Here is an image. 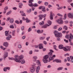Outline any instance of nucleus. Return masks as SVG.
I'll return each instance as SVG.
<instances>
[{"label": "nucleus", "instance_id": "1", "mask_svg": "<svg viewBox=\"0 0 73 73\" xmlns=\"http://www.w3.org/2000/svg\"><path fill=\"white\" fill-rule=\"evenodd\" d=\"M23 55H21L20 56H18L17 55H16L15 56V57L17 58L15 59V61L17 62H21V64H24L25 63V61L24 60H22L23 58Z\"/></svg>", "mask_w": 73, "mask_h": 73}, {"label": "nucleus", "instance_id": "62", "mask_svg": "<svg viewBox=\"0 0 73 73\" xmlns=\"http://www.w3.org/2000/svg\"><path fill=\"white\" fill-rule=\"evenodd\" d=\"M4 1H5V0H1L0 2L2 3H4Z\"/></svg>", "mask_w": 73, "mask_h": 73}, {"label": "nucleus", "instance_id": "33", "mask_svg": "<svg viewBox=\"0 0 73 73\" xmlns=\"http://www.w3.org/2000/svg\"><path fill=\"white\" fill-rule=\"evenodd\" d=\"M37 63L38 64V65H39V66H41V65L40 64L41 63L40 62V61L38 60H37Z\"/></svg>", "mask_w": 73, "mask_h": 73}, {"label": "nucleus", "instance_id": "48", "mask_svg": "<svg viewBox=\"0 0 73 73\" xmlns=\"http://www.w3.org/2000/svg\"><path fill=\"white\" fill-rule=\"evenodd\" d=\"M32 53H33V52L32 51V50H31L29 51V54H32Z\"/></svg>", "mask_w": 73, "mask_h": 73}, {"label": "nucleus", "instance_id": "57", "mask_svg": "<svg viewBox=\"0 0 73 73\" xmlns=\"http://www.w3.org/2000/svg\"><path fill=\"white\" fill-rule=\"evenodd\" d=\"M64 41H65L66 42H67V43H68V40H66V39H64Z\"/></svg>", "mask_w": 73, "mask_h": 73}, {"label": "nucleus", "instance_id": "23", "mask_svg": "<svg viewBox=\"0 0 73 73\" xmlns=\"http://www.w3.org/2000/svg\"><path fill=\"white\" fill-rule=\"evenodd\" d=\"M48 58H49V56H48V55H46L44 56L43 59H47Z\"/></svg>", "mask_w": 73, "mask_h": 73}, {"label": "nucleus", "instance_id": "16", "mask_svg": "<svg viewBox=\"0 0 73 73\" xmlns=\"http://www.w3.org/2000/svg\"><path fill=\"white\" fill-rule=\"evenodd\" d=\"M42 61L45 64H46V63H47L48 62V59H42Z\"/></svg>", "mask_w": 73, "mask_h": 73}, {"label": "nucleus", "instance_id": "45", "mask_svg": "<svg viewBox=\"0 0 73 73\" xmlns=\"http://www.w3.org/2000/svg\"><path fill=\"white\" fill-rule=\"evenodd\" d=\"M32 68H33L35 69L36 68V64H35V65H33Z\"/></svg>", "mask_w": 73, "mask_h": 73}, {"label": "nucleus", "instance_id": "14", "mask_svg": "<svg viewBox=\"0 0 73 73\" xmlns=\"http://www.w3.org/2000/svg\"><path fill=\"white\" fill-rule=\"evenodd\" d=\"M49 25H48L47 24H46L42 27V28H46L47 27H49Z\"/></svg>", "mask_w": 73, "mask_h": 73}, {"label": "nucleus", "instance_id": "29", "mask_svg": "<svg viewBox=\"0 0 73 73\" xmlns=\"http://www.w3.org/2000/svg\"><path fill=\"white\" fill-rule=\"evenodd\" d=\"M40 25H44V22L43 21H42V23H39Z\"/></svg>", "mask_w": 73, "mask_h": 73}, {"label": "nucleus", "instance_id": "60", "mask_svg": "<svg viewBox=\"0 0 73 73\" xmlns=\"http://www.w3.org/2000/svg\"><path fill=\"white\" fill-rule=\"evenodd\" d=\"M64 23L65 24H68V21H64Z\"/></svg>", "mask_w": 73, "mask_h": 73}, {"label": "nucleus", "instance_id": "36", "mask_svg": "<svg viewBox=\"0 0 73 73\" xmlns=\"http://www.w3.org/2000/svg\"><path fill=\"white\" fill-rule=\"evenodd\" d=\"M11 12H12L11 11H10L9 12H8L6 14L7 15H9V14H11Z\"/></svg>", "mask_w": 73, "mask_h": 73}, {"label": "nucleus", "instance_id": "6", "mask_svg": "<svg viewBox=\"0 0 73 73\" xmlns=\"http://www.w3.org/2000/svg\"><path fill=\"white\" fill-rule=\"evenodd\" d=\"M39 16L40 20H42V17L44 18L45 17H46V14H45L44 15H39Z\"/></svg>", "mask_w": 73, "mask_h": 73}, {"label": "nucleus", "instance_id": "31", "mask_svg": "<svg viewBox=\"0 0 73 73\" xmlns=\"http://www.w3.org/2000/svg\"><path fill=\"white\" fill-rule=\"evenodd\" d=\"M10 23H13V19H11L10 20Z\"/></svg>", "mask_w": 73, "mask_h": 73}, {"label": "nucleus", "instance_id": "61", "mask_svg": "<svg viewBox=\"0 0 73 73\" xmlns=\"http://www.w3.org/2000/svg\"><path fill=\"white\" fill-rule=\"evenodd\" d=\"M43 43L44 44H45V45H46V44H47V42H46L45 41H44L43 42Z\"/></svg>", "mask_w": 73, "mask_h": 73}, {"label": "nucleus", "instance_id": "10", "mask_svg": "<svg viewBox=\"0 0 73 73\" xmlns=\"http://www.w3.org/2000/svg\"><path fill=\"white\" fill-rule=\"evenodd\" d=\"M58 47L59 49H62L64 50V46L62 44H60L58 46Z\"/></svg>", "mask_w": 73, "mask_h": 73}, {"label": "nucleus", "instance_id": "17", "mask_svg": "<svg viewBox=\"0 0 73 73\" xmlns=\"http://www.w3.org/2000/svg\"><path fill=\"white\" fill-rule=\"evenodd\" d=\"M38 46L39 48V49H42V48H44L43 46H42V44H39Z\"/></svg>", "mask_w": 73, "mask_h": 73}, {"label": "nucleus", "instance_id": "59", "mask_svg": "<svg viewBox=\"0 0 73 73\" xmlns=\"http://www.w3.org/2000/svg\"><path fill=\"white\" fill-rule=\"evenodd\" d=\"M57 15H58V16H62V15L59 13L57 14Z\"/></svg>", "mask_w": 73, "mask_h": 73}, {"label": "nucleus", "instance_id": "22", "mask_svg": "<svg viewBox=\"0 0 73 73\" xmlns=\"http://www.w3.org/2000/svg\"><path fill=\"white\" fill-rule=\"evenodd\" d=\"M16 31L13 30L12 32V35L13 36H15V32Z\"/></svg>", "mask_w": 73, "mask_h": 73}, {"label": "nucleus", "instance_id": "64", "mask_svg": "<svg viewBox=\"0 0 73 73\" xmlns=\"http://www.w3.org/2000/svg\"><path fill=\"white\" fill-rule=\"evenodd\" d=\"M21 73H28L27 71H24V72H22Z\"/></svg>", "mask_w": 73, "mask_h": 73}, {"label": "nucleus", "instance_id": "20", "mask_svg": "<svg viewBox=\"0 0 73 73\" xmlns=\"http://www.w3.org/2000/svg\"><path fill=\"white\" fill-rule=\"evenodd\" d=\"M37 59V57L36 56H34L33 57V60H33V61L34 62H35V61H36V60Z\"/></svg>", "mask_w": 73, "mask_h": 73}, {"label": "nucleus", "instance_id": "5", "mask_svg": "<svg viewBox=\"0 0 73 73\" xmlns=\"http://www.w3.org/2000/svg\"><path fill=\"white\" fill-rule=\"evenodd\" d=\"M55 15L54 13H53L52 11L50 12V20H53V16H54Z\"/></svg>", "mask_w": 73, "mask_h": 73}, {"label": "nucleus", "instance_id": "11", "mask_svg": "<svg viewBox=\"0 0 73 73\" xmlns=\"http://www.w3.org/2000/svg\"><path fill=\"white\" fill-rule=\"evenodd\" d=\"M55 62L57 63L59 62L60 63L61 62V60H60L57 59L54 60L53 61V62Z\"/></svg>", "mask_w": 73, "mask_h": 73}, {"label": "nucleus", "instance_id": "2", "mask_svg": "<svg viewBox=\"0 0 73 73\" xmlns=\"http://www.w3.org/2000/svg\"><path fill=\"white\" fill-rule=\"evenodd\" d=\"M54 33L55 35V36L56 37H57V41H60V38L59 37H62V34L61 33H58V31H55L54 32Z\"/></svg>", "mask_w": 73, "mask_h": 73}, {"label": "nucleus", "instance_id": "53", "mask_svg": "<svg viewBox=\"0 0 73 73\" xmlns=\"http://www.w3.org/2000/svg\"><path fill=\"white\" fill-rule=\"evenodd\" d=\"M21 44H19L18 45V48H21Z\"/></svg>", "mask_w": 73, "mask_h": 73}, {"label": "nucleus", "instance_id": "40", "mask_svg": "<svg viewBox=\"0 0 73 73\" xmlns=\"http://www.w3.org/2000/svg\"><path fill=\"white\" fill-rule=\"evenodd\" d=\"M31 9H30L29 10H27V12L29 13H31Z\"/></svg>", "mask_w": 73, "mask_h": 73}, {"label": "nucleus", "instance_id": "7", "mask_svg": "<svg viewBox=\"0 0 73 73\" xmlns=\"http://www.w3.org/2000/svg\"><path fill=\"white\" fill-rule=\"evenodd\" d=\"M33 0H29V4L28 5L30 6V7H32L33 5V3L32 2H33Z\"/></svg>", "mask_w": 73, "mask_h": 73}, {"label": "nucleus", "instance_id": "52", "mask_svg": "<svg viewBox=\"0 0 73 73\" xmlns=\"http://www.w3.org/2000/svg\"><path fill=\"white\" fill-rule=\"evenodd\" d=\"M72 1V0H67V2L68 3H71Z\"/></svg>", "mask_w": 73, "mask_h": 73}, {"label": "nucleus", "instance_id": "15", "mask_svg": "<svg viewBox=\"0 0 73 73\" xmlns=\"http://www.w3.org/2000/svg\"><path fill=\"white\" fill-rule=\"evenodd\" d=\"M40 69V66H38L36 68V73H38L39 72V70Z\"/></svg>", "mask_w": 73, "mask_h": 73}, {"label": "nucleus", "instance_id": "24", "mask_svg": "<svg viewBox=\"0 0 73 73\" xmlns=\"http://www.w3.org/2000/svg\"><path fill=\"white\" fill-rule=\"evenodd\" d=\"M70 39H71V40H73V35L71 33H70Z\"/></svg>", "mask_w": 73, "mask_h": 73}, {"label": "nucleus", "instance_id": "4", "mask_svg": "<svg viewBox=\"0 0 73 73\" xmlns=\"http://www.w3.org/2000/svg\"><path fill=\"white\" fill-rule=\"evenodd\" d=\"M70 48L69 46H66L64 47V51L65 52H68V51H70Z\"/></svg>", "mask_w": 73, "mask_h": 73}, {"label": "nucleus", "instance_id": "32", "mask_svg": "<svg viewBox=\"0 0 73 73\" xmlns=\"http://www.w3.org/2000/svg\"><path fill=\"white\" fill-rule=\"evenodd\" d=\"M54 48L55 49V50H58L57 49V48H57V46L56 45H54Z\"/></svg>", "mask_w": 73, "mask_h": 73}, {"label": "nucleus", "instance_id": "8", "mask_svg": "<svg viewBox=\"0 0 73 73\" xmlns=\"http://www.w3.org/2000/svg\"><path fill=\"white\" fill-rule=\"evenodd\" d=\"M68 16L70 19H73V14L71 13H69L68 14Z\"/></svg>", "mask_w": 73, "mask_h": 73}, {"label": "nucleus", "instance_id": "55", "mask_svg": "<svg viewBox=\"0 0 73 73\" xmlns=\"http://www.w3.org/2000/svg\"><path fill=\"white\" fill-rule=\"evenodd\" d=\"M10 39H11V38H10L9 37H6V39L7 40H10Z\"/></svg>", "mask_w": 73, "mask_h": 73}, {"label": "nucleus", "instance_id": "37", "mask_svg": "<svg viewBox=\"0 0 73 73\" xmlns=\"http://www.w3.org/2000/svg\"><path fill=\"white\" fill-rule=\"evenodd\" d=\"M48 24H49V25H50L52 24V22L50 21H48Z\"/></svg>", "mask_w": 73, "mask_h": 73}, {"label": "nucleus", "instance_id": "46", "mask_svg": "<svg viewBox=\"0 0 73 73\" xmlns=\"http://www.w3.org/2000/svg\"><path fill=\"white\" fill-rule=\"evenodd\" d=\"M24 26H23L21 28V31H24Z\"/></svg>", "mask_w": 73, "mask_h": 73}, {"label": "nucleus", "instance_id": "12", "mask_svg": "<svg viewBox=\"0 0 73 73\" xmlns=\"http://www.w3.org/2000/svg\"><path fill=\"white\" fill-rule=\"evenodd\" d=\"M20 13H21V15L22 16H26V14L23 12V11H21L20 12Z\"/></svg>", "mask_w": 73, "mask_h": 73}, {"label": "nucleus", "instance_id": "56", "mask_svg": "<svg viewBox=\"0 0 73 73\" xmlns=\"http://www.w3.org/2000/svg\"><path fill=\"white\" fill-rule=\"evenodd\" d=\"M69 56V54L68 53H66L64 54L65 56Z\"/></svg>", "mask_w": 73, "mask_h": 73}, {"label": "nucleus", "instance_id": "28", "mask_svg": "<svg viewBox=\"0 0 73 73\" xmlns=\"http://www.w3.org/2000/svg\"><path fill=\"white\" fill-rule=\"evenodd\" d=\"M42 11L43 12H45L46 11L45 10V7H43L42 9Z\"/></svg>", "mask_w": 73, "mask_h": 73}, {"label": "nucleus", "instance_id": "49", "mask_svg": "<svg viewBox=\"0 0 73 73\" xmlns=\"http://www.w3.org/2000/svg\"><path fill=\"white\" fill-rule=\"evenodd\" d=\"M62 28L61 27H60L58 28V31H60L62 30Z\"/></svg>", "mask_w": 73, "mask_h": 73}, {"label": "nucleus", "instance_id": "13", "mask_svg": "<svg viewBox=\"0 0 73 73\" xmlns=\"http://www.w3.org/2000/svg\"><path fill=\"white\" fill-rule=\"evenodd\" d=\"M30 70L31 73H33L35 71V69L31 67L30 68Z\"/></svg>", "mask_w": 73, "mask_h": 73}, {"label": "nucleus", "instance_id": "30", "mask_svg": "<svg viewBox=\"0 0 73 73\" xmlns=\"http://www.w3.org/2000/svg\"><path fill=\"white\" fill-rule=\"evenodd\" d=\"M26 20L27 23H30V22H31V20H28V18H26Z\"/></svg>", "mask_w": 73, "mask_h": 73}, {"label": "nucleus", "instance_id": "19", "mask_svg": "<svg viewBox=\"0 0 73 73\" xmlns=\"http://www.w3.org/2000/svg\"><path fill=\"white\" fill-rule=\"evenodd\" d=\"M3 45L5 47H7L8 46V43L7 42H4L3 43Z\"/></svg>", "mask_w": 73, "mask_h": 73}, {"label": "nucleus", "instance_id": "47", "mask_svg": "<svg viewBox=\"0 0 73 73\" xmlns=\"http://www.w3.org/2000/svg\"><path fill=\"white\" fill-rule=\"evenodd\" d=\"M64 28L65 29V30H68V27L66 26H64Z\"/></svg>", "mask_w": 73, "mask_h": 73}, {"label": "nucleus", "instance_id": "44", "mask_svg": "<svg viewBox=\"0 0 73 73\" xmlns=\"http://www.w3.org/2000/svg\"><path fill=\"white\" fill-rule=\"evenodd\" d=\"M10 28H14V27L13 26V25H11L10 26Z\"/></svg>", "mask_w": 73, "mask_h": 73}, {"label": "nucleus", "instance_id": "26", "mask_svg": "<svg viewBox=\"0 0 73 73\" xmlns=\"http://www.w3.org/2000/svg\"><path fill=\"white\" fill-rule=\"evenodd\" d=\"M38 6V5L37 4V3H35L34 4H33V5L32 6H34V7H37Z\"/></svg>", "mask_w": 73, "mask_h": 73}, {"label": "nucleus", "instance_id": "41", "mask_svg": "<svg viewBox=\"0 0 73 73\" xmlns=\"http://www.w3.org/2000/svg\"><path fill=\"white\" fill-rule=\"evenodd\" d=\"M69 35H66L65 36V38H69Z\"/></svg>", "mask_w": 73, "mask_h": 73}, {"label": "nucleus", "instance_id": "35", "mask_svg": "<svg viewBox=\"0 0 73 73\" xmlns=\"http://www.w3.org/2000/svg\"><path fill=\"white\" fill-rule=\"evenodd\" d=\"M45 37H40V40H44L45 39Z\"/></svg>", "mask_w": 73, "mask_h": 73}, {"label": "nucleus", "instance_id": "9", "mask_svg": "<svg viewBox=\"0 0 73 73\" xmlns=\"http://www.w3.org/2000/svg\"><path fill=\"white\" fill-rule=\"evenodd\" d=\"M58 23L59 24H62L63 23V21H62V19L60 18L59 19H58Z\"/></svg>", "mask_w": 73, "mask_h": 73}, {"label": "nucleus", "instance_id": "38", "mask_svg": "<svg viewBox=\"0 0 73 73\" xmlns=\"http://www.w3.org/2000/svg\"><path fill=\"white\" fill-rule=\"evenodd\" d=\"M5 36H8V35H9L8 32L7 31H5Z\"/></svg>", "mask_w": 73, "mask_h": 73}, {"label": "nucleus", "instance_id": "42", "mask_svg": "<svg viewBox=\"0 0 73 73\" xmlns=\"http://www.w3.org/2000/svg\"><path fill=\"white\" fill-rule=\"evenodd\" d=\"M3 70L5 72H7V67H5L4 68Z\"/></svg>", "mask_w": 73, "mask_h": 73}, {"label": "nucleus", "instance_id": "54", "mask_svg": "<svg viewBox=\"0 0 73 73\" xmlns=\"http://www.w3.org/2000/svg\"><path fill=\"white\" fill-rule=\"evenodd\" d=\"M44 4L45 5H48V2H45L44 3Z\"/></svg>", "mask_w": 73, "mask_h": 73}, {"label": "nucleus", "instance_id": "27", "mask_svg": "<svg viewBox=\"0 0 73 73\" xmlns=\"http://www.w3.org/2000/svg\"><path fill=\"white\" fill-rule=\"evenodd\" d=\"M70 58L71 59V62H73V57L72 56H70Z\"/></svg>", "mask_w": 73, "mask_h": 73}, {"label": "nucleus", "instance_id": "51", "mask_svg": "<svg viewBox=\"0 0 73 73\" xmlns=\"http://www.w3.org/2000/svg\"><path fill=\"white\" fill-rule=\"evenodd\" d=\"M15 23H17V24H19V21H18V20H17L15 21Z\"/></svg>", "mask_w": 73, "mask_h": 73}, {"label": "nucleus", "instance_id": "58", "mask_svg": "<svg viewBox=\"0 0 73 73\" xmlns=\"http://www.w3.org/2000/svg\"><path fill=\"white\" fill-rule=\"evenodd\" d=\"M50 38V37H48L46 38V39L47 41H49V39Z\"/></svg>", "mask_w": 73, "mask_h": 73}, {"label": "nucleus", "instance_id": "39", "mask_svg": "<svg viewBox=\"0 0 73 73\" xmlns=\"http://www.w3.org/2000/svg\"><path fill=\"white\" fill-rule=\"evenodd\" d=\"M7 36H8V37H9V38H12V36L10 35V34H9L7 35Z\"/></svg>", "mask_w": 73, "mask_h": 73}, {"label": "nucleus", "instance_id": "18", "mask_svg": "<svg viewBox=\"0 0 73 73\" xmlns=\"http://www.w3.org/2000/svg\"><path fill=\"white\" fill-rule=\"evenodd\" d=\"M37 32L38 33H42L43 32V30H41V31L40 30H38L37 31Z\"/></svg>", "mask_w": 73, "mask_h": 73}, {"label": "nucleus", "instance_id": "50", "mask_svg": "<svg viewBox=\"0 0 73 73\" xmlns=\"http://www.w3.org/2000/svg\"><path fill=\"white\" fill-rule=\"evenodd\" d=\"M66 14H65L64 16V20H65L66 19Z\"/></svg>", "mask_w": 73, "mask_h": 73}, {"label": "nucleus", "instance_id": "3", "mask_svg": "<svg viewBox=\"0 0 73 73\" xmlns=\"http://www.w3.org/2000/svg\"><path fill=\"white\" fill-rule=\"evenodd\" d=\"M48 54V57H50L49 58V62H50L51 60H53V58L52 57H51L52 56V53L51 52H49Z\"/></svg>", "mask_w": 73, "mask_h": 73}, {"label": "nucleus", "instance_id": "21", "mask_svg": "<svg viewBox=\"0 0 73 73\" xmlns=\"http://www.w3.org/2000/svg\"><path fill=\"white\" fill-rule=\"evenodd\" d=\"M4 57L5 58H5L7 57H8V52H6L4 54Z\"/></svg>", "mask_w": 73, "mask_h": 73}, {"label": "nucleus", "instance_id": "34", "mask_svg": "<svg viewBox=\"0 0 73 73\" xmlns=\"http://www.w3.org/2000/svg\"><path fill=\"white\" fill-rule=\"evenodd\" d=\"M63 69V67H59L58 68L57 70H62Z\"/></svg>", "mask_w": 73, "mask_h": 73}, {"label": "nucleus", "instance_id": "63", "mask_svg": "<svg viewBox=\"0 0 73 73\" xmlns=\"http://www.w3.org/2000/svg\"><path fill=\"white\" fill-rule=\"evenodd\" d=\"M31 31H32V29H31V28H30L29 29L28 32H31Z\"/></svg>", "mask_w": 73, "mask_h": 73}, {"label": "nucleus", "instance_id": "25", "mask_svg": "<svg viewBox=\"0 0 73 73\" xmlns=\"http://www.w3.org/2000/svg\"><path fill=\"white\" fill-rule=\"evenodd\" d=\"M9 58V60H14L15 61V59H16V58Z\"/></svg>", "mask_w": 73, "mask_h": 73}, {"label": "nucleus", "instance_id": "43", "mask_svg": "<svg viewBox=\"0 0 73 73\" xmlns=\"http://www.w3.org/2000/svg\"><path fill=\"white\" fill-rule=\"evenodd\" d=\"M8 6H6L5 7L4 9V10H5V11H7V9H8Z\"/></svg>", "mask_w": 73, "mask_h": 73}]
</instances>
